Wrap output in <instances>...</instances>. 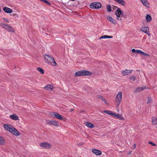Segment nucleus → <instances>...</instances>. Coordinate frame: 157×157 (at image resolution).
<instances>
[{"label":"nucleus","instance_id":"obj_1","mask_svg":"<svg viewBox=\"0 0 157 157\" xmlns=\"http://www.w3.org/2000/svg\"><path fill=\"white\" fill-rule=\"evenodd\" d=\"M45 62L52 65L55 66L57 63L54 59L49 55L45 54L44 56Z\"/></svg>","mask_w":157,"mask_h":157},{"label":"nucleus","instance_id":"obj_2","mask_svg":"<svg viewBox=\"0 0 157 157\" xmlns=\"http://www.w3.org/2000/svg\"><path fill=\"white\" fill-rule=\"evenodd\" d=\"M92 74V72L89 71L83 70L76 72L75 74V76L76 77L83 75L89 76L91 75Z\"/></svg>","mask_w":157,"mask_h":157},{"label":"nucleus","instance_id":"obj_3","mask_svg":"<svg viewBox=\"0 0 157 157\" xmlns=\"http://www.w3.org/2000/svg\"><path fill=\"white\" fill-rule=\"evenodd\" d=\"M0 26L3 28L5 29L7 31L9 32H14V29L8 25L1 23L0 24Z\"/></svg>","mask_w":157,"mask_h":157},{"label":"nucleus","instance_id":"obj_4","mask_svg":"<svg viewBox=\"0 0 157 157\" xmlns=\"http://www.w3.org/2000/svg\"><path fill=\"white\" fill-rule=\"evenodd\" d=\"M122 93L121 91L119 92L117 95L115 101L117 106H119L121 101Z\"/></svg>","mask_w":157,"mask_h":157},{"label":"nucleus","instance_id":"obj_5","mask_svg":"<svg viewBox=\"0 0 157 157\" xmlns=\"http://www.w3.org/2000/svg\"><path fill=\"white\" fill-rule=\"evenodd\" d=\"M101 7V4L98 2H94L90 4V7L91 9H98Z\"/></svg>","mask_w":157,"mask_h":157},{"label":"nucleus","instance_id":"obj_6","mask_svg":"<svg viewBox=\"0 0 157 157\" xmlns=\"http://www.w3.org/2000/svg\"><path fill=\"white\" fill-rule=\"evenodd\" d=\"M115 14L117 17V19L118 20H121V16L122 15V12L120 8H118L116 11Z\"/></svg>","mask_w":157,"mask_h":157},{"label":"nucleus","instance_id":"obj_7","mask_svg":"<svg viewBox=\"0 0 157 157\" xmlns=\"http://www.w3.org/2000/svg\"><path fill=\"white\" fill-rule=\"evenodd\" d=\"M4 128L7 131H8L11 133V131L14 129V127L12 126L6 124H4L3 125Z\"/></svg>","mask_w":157,"mask_h":157},{"label":"nucleus","instance_id":"obj_8","mask_svg":"<svg viewBox=\"0 0 157 157\" xmlns=\"http://www.w3.org/2000/svg\"><path fill=\"white\" fill-rule=\"evenodd\" d=\"M132 71L133 70H128L126 69L122 71L121 72L123 75L125 76L131 74L132 73Z\"/></svg>","mask_w":157,"mask_h":157},{"label":"nucleus","instance_id":"obj_9","mask_svg":"<svg viewBox=\"0 0 157 157\" xmlns=\"http://www.w3.org/2000/svg\"><path fill=\"white\" fill-rule=\"evenodd\" d=\"M46 123L48 124L53 125L56 126H59V124L58 122L55 121L47 120Z\"/></svg>","mask_w":157,"mask_h":157},{"label":"nucleus","instance_id":"obj_10","mask_svg":"<svg viewBox=\"0 0 157 157\" xmlns=\"http://www.w3.org/2000/svg\"><path fill=\"white\" fill-rule=\"evenodd\" d=\"M40 146L44 148H50L51 147V145L48 143L46 142H42L40 144Z\"/></svg>","mask_w":157,"mask_h":157},{"label":"nucleus","instance_id":"obj_11","mask_svg":"<svg viewBox=\"0 0 157 157\" xmlns=\"http://www.w3.org/2000/svg\"><path fill=\"white\" fill-rule=\"evenodd\" d=\"M51 115L59 120H63L62 116L56 112H53Z\"/></svg>","mask_w":157,"mask_h":157},{"label":"nucleus","instance_id":"obj_12","mask_svg":"<svg viewBox=\"0 0 157 157\" xmlns=\"http://www.w3.org/2000/svg\"><path fill=\"white\" fill-rule=\"evenodd\" d=\"M140 29L142 31L147 34L149 36L150 35V34L149 33V29L148 27H143L141 28Z\"/></svg>","mask_w":157,"mask_h":157},{"label":"nucleus","instance_id":"obj_13","mask_svg":"<svg viewBox=\"0 0 157 157\" xmlns=\"http://www.w3.org/2000/svg\"><path fill=\"white\" fill-rule=\"evenodd\" d=\"M11 133L15 136H19L20 135V132L14 128V129L11 131Z\"/></svg>","mask_w":157,"mask_h":157},{"label":"nucleus","instance_id":"obj_14","mask_svg":"<svg viewBox=\"0 0 157 157\" xmlns=\"http://www.w3.org/2000/svg\"><path fill=\"white\" fill-rule=\"evenodd\" d=\"M92 151L96 155H100L102 154L101 152L100 151L97 149H92Z\"/></svg>","mask_w":157,"mask_h":157},{"label":"nucleus","instance_id":"obj_15","mask_svg":"<svg viewBox=\"0 0 157 157\" xmlns=\"http://www.w3.org/2000/svg\"><path fill=\"white\" fill-rule=\"evenodd\" d=\"M146 88L145 87H138L136 88L134 90V92L135 93L144 90Z\"/></svg>","mask_w":157,"mask_h":157},{"label":"nucleus","instance_id":"obj_16","mask_svg":"<svg viewBox=\"0 0 157 157\" xmlns=\"http://www.w3.org/2000/svg\"><path fill=\"white\" fill-rule=\"evenodd\" d=\"M3 10L5 12L10 13L13 12V10L7 7H5L3 8Z\"/></svg>","mask_w":157,"mask_h":157},{"label":"nucleus","instance_id":"obj_17","mask_svg":"<svg viewBox=\"0 0 157 157\" xmlns=\"http://www.w3.org/2000/svg\"><path fill=\"white\" fill-rule=\"evenodd\" d=\"M10 118L14 120H19L18 116L15 114L10 115Z\"/></svg>","mask_w":157,"mask_h":157},{"label":"nucleus","instance_id":"obj_18","mask_svg":"<svg viewBox=\"0 0 157 157\" xmlns=\"http://www.w3.org/2000/svg\"><path fill=\"white\" fill-rule=\"evenodd\" d=\"M54 88L53 86L52 85H48L46 86H44V89H47V90H52Z\"/></svg>","mask_w":157,"mask_h":157},{"label":"nucleus","instance_id":"obj_19","mask_svg":"<svg viewBox=\"0 0 157 157\" xmlns=\"http://www.w3.org/2000/svg\"><path fill=\"white\" fill-rule=\"evenodd\" d=\"M85 124L87 127L90 128H93L94 127V124L89 122H86Z\"/></svg>","mask_w":157,"mask_h":157},{"label":"nucleus","instance_id":"obj_20","mask_svg":"<svg viewBox=\"0 0 157 157\" xmlns=\"http://www.w3.org/2000/svg\"><path fill=\"white\" fill-rule=\"evenodd\" d=\"M116 1L121 5L124 6L125 5V2L124 0H116Z\"/></svg>","mask_w":157,"mask_h":157},{"label":"nucleus","instance_id":"obj_21","mask_svg":"<svg viewBox=\"0 0 157 157\" xmlns=\"http://www.w3.org/2000/svg\"><path fill=\"white\" fill-rule=\"evenodd\" d=\"M107 18L108 20L112 23H114V20L111 17L108 16L107 17Z\"/></svg>","mask_w":157,"mask_h":157},{"label":"nucleus","instance_id":"obj_22","mask_svg":"<svg viewBox=\"0 0 157 157\" xmlns=\"http://www.w3.org/2000/svg\"><path fill=\"white\" fill-rule=\"evenodd\" d=\"M113 36H109L106 35H104L102 36L99 38V39H105V38H113Z\"/></svg>","mask_w":157,"mask_h":157},{"label":"nucleus","instance_id":"obj_23","mask_svg":"<svg viewBox=\"0 0 157 157\" xmlns=\"http://www.w3.org/2000/svg\"><path fill=\"white\" fill-rule=\"evenodd\" d=\"M142 3L143 5L146 7H148V4H147V2L146 0H140Z\"/></svg>","mask_w":157,"mask_h":157},{"label":"nucleus","instance_id":"obj_24","mask_svg":"<svg viewBox=\"0 0 157 157\" xmlns=\"http://www.w3.org/2000/svg\"><path fill=\"white\" fill-rule=\"evenodd\" d=\"M152 123L153 124L155 125L157 124V119L155 117H153L152 119Z\"/></svg>","mask_w":157,"mask_h":157},{"label":"nucleus","instance_id":"obj_25","mask_svg":"<svg viewBox=\"0 0 157 157\" xmlns=\"http://www.w3.org/2000/svg\"><path fill=\"white\" fill-rule=\"evenodd\" d=\"M36 70H37V71H38L39 72H40V73L41 74H43L44 73V70L42 68H41L39 67H37V68Z\"/></svg>","mask_w":157,"mask_h":157},{"label":"nucleus","instance_id":"obj_26","mask_svg":"<svg viewBox=\"0 0 157 157\" xmlns=\"http://www.w3.org/2000/svg\"><path fill=\"white\" fill-rule=\"evenodd\" d=\"M136 77L135 76H131L129 77L130 81L132 83L135 80Z\"/></svg>","mask_w":157,"mask_h":157},{"label":"nucleus","instance_id":"obj_27","mask_svg":"<svg viewBox=\"0 0 157 157\" xmlns=\"http://www.w3.org/2000/svg\"><path fill=\"white\" fill-rule=\"evenodd\" d=\"M5 143V140L3 138L0 136V144H3Z\"/></svg>","mask_w":157,"mask_h":157},{"label":"nucleus","instance_id":"obj_28","mask_svg":"<svg viewBox=\"0 0 157 157\" xmlns=\"http://www.w3.org/2000/svg\"><path fill=\"white\" fill-rule=\"evenodd\" d=\"M146 19L147 21V22L151 21V16L149 15H147L146 16Z\"/></svg>","mask_w":157,"mask_h":157},{"label":"nucleus","instance_id":"obj_29","mask_svg":"<svg viewBox=\"0 0 157 157\" xmlns=\"http://www.w3.org/2000/svg\"><path fill=\"white\" fill-rule=\"evenodd\" d=\"M107 10L109 12L111 11V6L110 5H109L107 6Z\"/></svg>","mask_w":157,"mask_h":157},{"label":"nucleus","instance_id":"obj_30","mask_svg":"<svg viewBox=\"0 0 157 157\" xmlns=\"http://www.w3.org/2000/svg\"><path fill=\"white\" fill-rule=\"evenodd\" d=\"M141 54L143 55L144 56H148V57H149L150 56L149 55V54H148L145 52H144L142 51H141Z\"/></svg>","mask_w":157,"mask_h":157},{"label":"nucleus","instance_id":"obj_31","mask_svg":"<svg viewBox=\"0 0 157 157\" xmlns=\"http://www.w3.org/2000/svg\"><path fill=\"white\" fill-rule=\"evenodd\" d=\"M104 112L107 114L110 115L111 114L112 112L109 111V110H105L104 111Z\"/></svg>","mask_w":157,"mask_h":157},{"label":"nucleus","instance_id":"obj_32","mask_svg":"<svg viewBox=\"0 0 157 157\" xmlns=\"http://www.w3.org/2000/svg\"><path fill=\"white\" fill-rule=\"evenodd\" d=\"M118 118L119 119H122L123 118L122 117H121V115L117 114V116L115 117Z\"/></svg>","mask_w":157,"mask_h":157},{"label":"nucleus","instance_id":"obj_33","mask_svg":"<svg viewBox=\"0 0 157 157\" xmlns=\"http://www.w3.org/2000/svg\"><path fill=\"white\" fill-rule=\"evenodd\" d=\"M142 51L139 50H136V54H140L141 52Z\"/></svg>","mask_w":157,"mask_h":157},{"label":"nucleus","instance_id":"obj_34","mask_svg":"<svg viewBox=\"0 0 157 157\" xmlns=\"http://www.w3.org/2000/svg\"><path fill=\"white\" fill-rule=\"evenodd\" d=\"M2 19L3 20V21H5V22H7L8 23H9V21L8 20L7 18H3Z\"/></svg>","mask_w":157,"mask_h":157},{"label":"nucleus","instance_id":"obj_35","mask_svg":"<svg viewBox=\"0 0 157 157\" xmlns=\"http://www.w3.org/2000/svg\"><path fill=\"white\" fill-rule=\"evenodd\" d=\"M151 98L149 96L148 97V99H147V103H149L151 102Z\"/></svg>","mask_w":157,"mask_h":157},{"label":"nucleus","instance_id":"obj_36","mask_svg":"<svg viewBox=\"0 0 157 157\" xmlns=\"http://www.w3.org/2000/svg\"><path fill=\"white\" fill-rule=\"evenodd\" d=\"M98 98H100V99H101V100H103V99L104 98H103V97L102 96H101V95H98Z\"/></svg>","mask_w":157,"mask_h":157},{"label":"nucleus","instance_id":"obj_37","mask_svg":"<svg viewBox=\"0 0 157 157\" xmlns=\"http://www.w3.org/2000/svg\"><path fill=\"white\" fill-rule=\"evenodd\" d=\"M110 115H112L113 116L115 117L116 116H117V114L115 113H113V112H112V113H111V114Z\"/></svg>","mask_w":157,"mask_h":157},{"label":"nucleus","instance_id":"obj_38","mask_svg":"<svg viewBox=\"0 0 157 157\" xmlns=\"http://www.w3.org/2000/svg\"><path fill=\"white\" fill-rule=\"evenodd\" d=\"M148 143L149 144H152V146H155V144L153 143V142H151L149 141V142Z\"/></svg>","mask_w":157,"mask_h":157},{"label":"nucleus","instance_id":"obj_39","mask_svg":"<svg viewBox=\"0 0 157 157\" xmlns=\"http://www.w3.org/2000/svg\"><path fill=\"white\" fill-rule=\"evenodd\" d=\"M102 100L107 105L108 104L106 102V100L104 98L103 99V100Z\"/></svg>","mask_w":157,"mask_h":157},{"label":"nucleus","instance_id":"obj_40","mask_svg":"<svg viewBox=\"0 0 157 157\" xmlns=\"http://www.w3.org/2000/svg\"><path fill=\"white\" fill-rule=\"evenodd\" d=\"M136 50L135 49H134V48L132 49V52H133L135 53H136Z\"/></svg>","mask_w":157,"mask_h":157},{"label":"nucleus","instance_id":"obj_41","mask_svg":"<svg viewBox=\"0 0 157 157\" xmlns=\"http://www.w3.org/2000/svg\"><path fill=\"white\" fill-rule=\"evenodd\" d=\"M136 147V145L135 144H134L133 145L132 147L133 149H134Z\"/></svg>","mask_w":157,"mask_h":157},{"label":"nucleus","instance_id":"obj_42","mask_svg":"<svg viewBox=\"0 0 157 157\" xmlns=\"http://www.w3.org/2000/svg\"><path fill=\"white\" fill-rule=\"evenodd\" d=\"M41 1H42V2H44L45 3H46L47 2V1H46V0H40Z\"/></svg>","mask_w":157,"mask_h":157},{"label":"nucleus","instance_id":"obj_43","mask_svg":"<svg viewBox=\"0 0 157 157\" xmlns=\"http://www.w3.org/2000/svg\"><path fill=\"white\" fill-rule=\"evenodd\" d=\"M45 3H46L48 5L50 4V3L49 2H48V1H47V2Z\"/></svg>","mask_w":157,"mask_h":157},{"label":"nucleus","instance_id":"obj_44","mask_svg":"<svg viewBox=\"0 0 157 157\" xmlns=\"http://www.w3.org/2000/svg\"><path fill=\"white\" fill-rule=\"evenodd\" d=\"M45 3H46L48 5L50 4V3L49 2H48V1H47V2Z\"/></svg>","mask_w":157,"mask_h":157},{"label":"nucleus","instance_id":"obj_45","mask_svg":"<svg viewBox=\"0 0 157 157\" xmlns=\"http://www.w3.org/2000/svg\"><path fill=\"white\" fill-rule=\"evenodd\" d=\"M74 110V109H70V112H72V111H73Z\"/></svg>","mask_w":157,"mask_h":157},{"label":"nucleus","instance_id":"obj_46","mask_svg":"<svg viewBox=\"0 0 157 157\" xmlns=\"http://www.w3.org/2000/svg\"><path fill=\"white\" fill-rule=\"evenodd\" d=\"M131 153H132V151H129L128 154L130 155L131 154Z\"/></svg>","mask_w":157,"mask_h":157},{"label":"nucleus","instance_id":"obj_47","mask_svg":"<svg viewBox=\"0 0 157 157\" xmlns=\"http://www.w3.org/2000/svg\"><path fill=\"white\" fill-rule=\"evenodd\" d=\"M84 112V111L83 110H82L80 112V113H83Z\"/></svg>","mask_w":157,"mask_h":157}]
</instances>
